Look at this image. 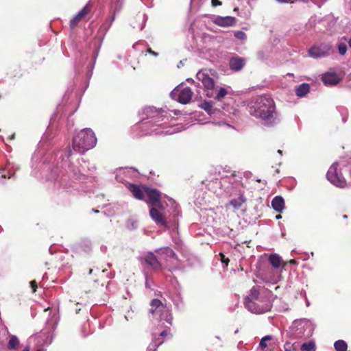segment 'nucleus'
I'll list each match as a JSON object with an SVG mask.
<instances>
[{"label": "nucleus", "instance_id": "1", "mask_svg": "<svg viewBox=\"0 0 351 351\" xmlns=\"http://www.w3.org/2000/svg\"><path fill=\"white\" fill-rule=\"evenodd\" d=\"M249 112L251 115L261 119L267 125L277 122L275 103L269 95H260L252 100Z\"/></svg>", "mask_w": 351, "mask_h": 351}, {"label": "nucleus", "instance_id": "2", "mask_svg": "<svg viewBox=\"0 0 351 351\" xmlns=\"http://www.w3.org/2000/svg\"><path fill=\"white\" fill-rule=\"evenodd\" d=\"M269 293L256 287H253L245 300V307L252 313L256 314L265 313L271 308V302Z\"/></svg>", "mask_w": 351, "mask_h": 351}, {"label": "nucleus", "instance_id": "3", "mask_svg": "<svg viewBox=\"0 0 351 351\" xmlns=\"http://www.w3.org/2000/svg\"><path fill=\"white\" fill-rule=\"evenodd\" d=\"M97 143V138L93 131L90 128H84L74 136L72 147L74 151L83 154L93 148Z\"/></svg>", "mask_w": 351, "mask_h": 351}, {"label": "nucleus", "instance_id": "4", "mask_svg": "<svg viewBox=\"0 0 351 351\" xmlns=\"http://www.w3.org/2000/svg\"><path fill=\"white\" fill-rule=\"evenodd\" d=\"M150 306L149 312L154 317L160 321L165 320L169 324H171L172 317L170 314V310L167 306H165L160 300L154 299L151 302Z\"/></svg>", "mask_w": 351, "mask_h": 351}, {"label": "nucleus", "instance_id": "5", "mask_svg": "<svg viewBox=\"0 0 351 351\" xmlns=\"http://www.w3.org/2000/svg\"><path fill=\"white\" fill-rule=\"evenodd\" d=\"M197 79L201 82L209 97L214 96L215 81L209 70H201L196 75Z\"/></svg>", "mask_w": 351, "mask_h": 351}, {"label": "nucleus", "instance_id": "6", "mask_svg": "<svg viewBox=\"0 0 351 351\" xmlns=\"http://www.w3.org/2000/svg\"><path fill=\"white\" fill-rule=\"evenodd\" d=\"M170 95L171 98L176 99L178 102L186 104L191 101L193 92L189 87L176 88L171 92Z\"/></svg>", "mask_w": 351, "mask_h": 351}, {"label": "nucleus", "instance_id": "7", "mask_svg": "<svg viewBox=\"0 0 351 351\" xmlns=\"http://www.w3.org/2000/svg\"><path fill=\"white\" fill-rule=\"evenodd\" d=\"M337 165L338 164L335 162L330 166L327 172L326 177L328 181L332 184L338 187H343L346 181L341 174L337 172Z\"/></svg>", "mask_w": 351, "mask_h": 351}, {"label": "nucleus", "instance_id": "8", "mask_svg": "<svg viewBox=\"0 0 351 351\" xmlns=\"http://www.w3.org/2000/svg\"><path fill=\"white\" fill-rule=\"evenodd\" d=\"M145 196L147 197L146 202L149 206H156L160 209L164 208L160 202V192L158 190L146 187L145 188Z\"/></svg>", "mask_w": 351, "mask_h": 351}, {"label": "nucleus", "instance_id": "9", "mask_svg": "<svg viewBox=\"0 0 351 351\" xmlns=\"http://www.w3.org/2000/svg\"><path fill=\"white\" fill-rule=\"evenodd\" d=\"M332 46L330 44H322L319 46L311 47L308 50V54L314 58L325 57L330 54Z\"/></svg>", "mask_w": 351, "mask_h": 351}, {"label": "nucleus", "instance_id": "10", "mask_svg": "<svg viewBox=\"0 0 351 351\" xmlns=\"http://www.w3.org/2000/svg\"><path fill=\"white\" fill-rule=\"evenodd\" d=\"M149 215L151 218L158 224L166 226L167 221L160 211L156 208H152L149 210Z\"/></svg>", "mask_w": 351, "mask_h": 351}, {"label": "nucleus", "instance_id": "11", "mask_svg": "<svg viewBox=\"0 0 351 351\" xmlns=\"http://www.w3.org/2000/svg\"><path fill=\"white\" fill-rule=\"evenodd\" d=\"M215 23L221 27H231L235 25L236 19L233 16H218L215 19Z\"/></svg>", "mask_w": 351, "mask_h": 351}, {"label": "nucleus", "instance_id": "12", "mask_svg": "<svg viewBox=\"0 0 351 351\" xmlns=\"http://www.w3.org/2000/svg\"><path fill=\"white\" fill-rule=\"evenodd\" d=\"M294 326L298 328V330L304 329L303 335L309 337L312 333L311 324L306 320H300L294 322Z\"/></svg>", "mask_w": 351, "mask_h": 351}, {"label": "nucleus", "instance_id": "13", "mask_svg": "<svg viewBox=\"0 0 351 351\" xmlns=\"http://www.w3.org/2000/svg\"><path fill=\"white\" fill-rule=\"evenodd\" d=\"M90 4L87 3L71 20V26L75 27L90 11Z\"/></svg>", "mask_w": 351, "mask_h": 351}, {"label": "nucleus", "instance_id": "14", "mask_svg": "<svg viewBox=\"0 0 351 351\" xmlns=\"http://www.w3.org/2000/svg\"><path fill=\"white\" fill-rule=\"evenodd\" d=\"M245 64V59L239 57L232 58L229 62L230 68L234 71H239L242 69Z\"/></svg>", "mask_w": 351, "mask_h": 351}, {"label": "nucleus", "instance_id": "15", "mask_svg": "<svg viewBox=\"0 0 351 351\" xmlns=\"http://www.w3.org/2000/svg\"><path fill=\"white\" fill-rule=\"evenodd\" d=\"M322 81L326 85H336L339 82V78L335 73H325L322 76Z\"/></svg>", "mask_w": 351, "mask_h": 351}, {"label": "nucleus", "instance_id": "16", "mask_svg": "<svg viewBox=\"0 0 351 351\" xmlns=\"http://www.w3.org/2000/svg\"><path fill=\"white\" fill-rule=\"evenodd\" d=\"M145 262L154 269H158L161 267L160 263L153 253H149L145 258Z\"/></svg>", "mask_w": 351, "mask_h": 351}, {"label": "nucleus", "instance_id": "17", "mask_svg": "<svg viewBox=\"0 0 351 351\" xmlns=\"http://www.w3.org/2000/svg\"><path fill=\"white\" fill-rule=\"evenodd\" d=\"M273 208L277 212H282L285 208L284 199L280 196L275 197L271 201Z\"/></svg>", "mask_w": 351, "mask_h": 351}, {"label": "nucleus", "instance_id": "18", "mask_svg": "<svg viewBox=\"0 0 351 351\" xmlns=\"http://www.w3.org/2000/svg\"><path fill=\"white\" fill-rule=\"evenodd\" d=\"M130 190L132 192V195L138 199H143L145 197V188L143 189H141L138 186L132 184L130 187Z\"/></svg>", "mask_w": 351, "mask_h": 351}, {"label": "nucleus", "instance_id": "19", "mask_svg": "<svg viewBox=\"0 0 351 351\" xmlns=\"http://www.w3.org/2000/svg\"><path fill=\"white\" fill-rule=\"evenodd\" d=\"M269 263L273 267L279 268L282 265V259L279 255L274 254L269 256Z\"/></svg>", "mask_w": 351, "mask_h": 351}, {"label": "nucleus", "instance_id": "20", "mask_svg": "<svg viewBox=\"0 0 351 351\" xmlns=\"http://www.w3.org/2000/svg\"><path fill=\"white\" fill-rule=\"evenodd\" d=\"M309 85L303 83L295 89L296 95L300 97H304L309 92Z\"/></svg>", "mask_w": 351, "mask_h": 351}, {"label": "nucleus", "instance_id": "21", "mask_svg": "<svg viewBox=\"0 0 351 351\" xmlns=\"http://www.w3.org/2000/svg\"><path fill=\"white\" fill-rule=\"evenodd\" d=\"M228 94V91L226 88L222 87H215L214 88V96L213 97H215L217 100H221L223 99L226 95Z\"/></svg>", "mask_w": 351, "mask_h": 351}, {"label": "nucleus", "instance_id": "22", "mask_svg": "<svg viewBox=\"0 0 351 351\" xmlns=\"http://www.w3.org/2000/svg\"><path fill=\"white\" fill-rule=\"evenodd\" d=\"M245 200V198L243 195H240L238 197L232 199L230 204L234 209H239Z\"/></svg>", "mask_w": 351, "mask_h": 351}, {"label": "nucleus", "instance_id": "23", "mask_svg": "<svg viewBox=\"0 0 351 351\" xmlns=\"http://www.w3.org/2000/svg\"><path fill=\"white\" fill-rule=\"evenodd\" d=\"M334 347L336 351H347L348 345L345 341L338 340L335 342Z\"/></svg>", "mask_w": 351, "mask_h": 351}, {"label": "nucleus", "instance_id": "24", "mask_svg": "<svg viewBox=\"0 0 351 351\" xmlns=\"http://www.w3.org/2000/svg\"><path fill=\"white\" fill-rule=\"evenodd\" d=\"M19 344V339L15 335H10V340L8 343L9 349H16Z\"/></svg>", "mask_w": 351, "mask_h": 351}, {"label": "nucleus", "instance_id": "25", "mask_svg": "<svg viewBox=\"0 0 351 351\" xmlns=\"http://www.w3.org/2000/svg\"><path fill=\"white\" fill-rule=\"evenodd\" d=\"M157 252L161 255H165L166 256L171 258L174 257L176 255L174 252L169 247L162 248Z\"/></svg>", "mask_w": 351, "mask_h": 351}, {"label": "nucleus", "instance_id": "26", "mask_svg": "<svg viewBox=\"0 0 351 351\" xmlns=\"http://www.w3.org/2000/svg\"><path fill=\"white\" fill-rule=\"evenodd\" d=\"M202 108L205 110L209 114H214L215 110L213 108V104L211 102L205 101L202 104Z\"/></svg>", "mask_w": 351, "mask_h": 351}, {"label": "nucleus", "instance_id": "27", "mask_svg": "<svg viewBox=\"0 0 351 351\" xmlns=\"http://www.w3.org/2000/svg\"><path fill=\"white\" fill-rule=\"evenodd\" d=\"M301 350L302 351H315V343L313 342L305 343L302 344V346H301Z\"/></svg>", "mask_w": 351, "mask_h": 351}, {"label": "nucleus", "instance_id": "28", "mask_svg": "<svg viewBox=\"0 0 351 351\" xmlns=\"http://www.w3.org/2000/svg\"><path fill=\"white\" fill-rule=\"evenodd\" d=\"M162 343V341L158 338L153 341V343H150L148 346V351H155L156 348Z\"/></svg>", "mask_w": 351, "mask_h": 351}, {"label": "nucleus", "instance_id": "29", "mask_svg": "<svg viewBox=\"0 0 351 351\" xmlns=\"http://www.w3.org/2000/svg\"><path fill=\"white\" fill-rule=\"evenodd\" d=\"M338 50L341 55H344L347 51V45L345 43H340L338 45Z\"/></svg>", "mask_w": 351, "mask_h": 351}, {"label": "nucleus", "instance_id": "30", "mask_svg": "<svg viewBox=\"0 0 351 351\" xmlns=\"http://www.w3.org/2000/svg\"><path fill=\"white\" fill-rule=\"evenodd\" d=\"M271 337L269 335L265 336L261 340L259 343L260 347L262 348H265L267 347V341L271 340Z\"/></svg>", "mask_w": 351, "mask_h": 351}, {"label": "nucleus", "instance_id": "31", "mask_svg": "<svg viewBox=\"0 0 351 351\" xmlns=\"http://www.w3.org/2000/svg\"><path fill=\"white\" fill-rule=\"evenodd\" d=\"M71 176L75 179L80 178V173L77 169L74 168L73 167H70Z\"/></svg>", "mask_w": 351, "mask_h": 351}, {"label": "nucleus", "instance_id": "32", "mask_svg": "<svg viewBox=\"0 0 351 351\" xmlns=\"http://www.w3.org/2000/svg\"><path fill=\"white\" fill-rule=\"evenodd\" d=\"M234 36L239 40H245L246 34L242 31H237L234 33Z\"/></svg>", "mask_w": 351, "mask_h": 351}, {"label": "nucleus", "instance_id": "33", "mask_svg": "<svg viewBox=\"0 0 351 351\" xmlns=\"http://www.w3.org/2000/svg\"><path fill=\"white\" fill-rule=\"evenodd\" d=\"M143 110H144V112L147 116H149L150 114H153V113L157 112V111L154 110V109L153 108H152V107L145 108Z\"/></svg>", "mask_w": 351, "mask_h": 351}, {"label": "nucleus", "instance_id": "34", "mask_svg": "<svg viewBox=\"0 0 351 351\" xmlns=\"http://www.w3.org/2000/svg\"><path fill=\"white\" fill-rule=\"evenodd\" d=\"M284 348L285 351H295L293 346L291 343H286Z\"/></svg>", "mask_w": 351, "mask_h": 351}, {"label": "nucleus", "instance_id": "35", "mask_svg": "<svg viewBox=\"0 0 351 351\" xmlns=\"http://www.w3.org/2000/svg\"><path fill=\"white\" fill-rule=\"evenodd\" d=\"M219 256L221 257V261L222 263H225L226 265H228V263L229 262V259L225 256V255L222 253L219 254Z\"/></svg>", "mask_w": 351, "mask_h": 351}, {"label": "nucleus", "instance_id": "36", "mask_svg": "<svg viewBox=\"0 0 351 351\" xmlns=\"http://www.w3.org/2000/svg\"><path fill=\"white\" fill-rule=\"evenodd\" d=\"M30 287L32 289L33 293L36 292L37 288V283L35 280H32L30 282Z\"/></svg>", "mask_w": 351, "mask_h": 351}, {"label": "nucleus", "instance_id": "37", "mask_svg": "<svg viewBox=\"0 0 351 351\" xmlns=\"http://www.w3.org/2000/svg\"><path fill=\"white\" fill-rule=\"evenodd\" d=\"M167 334H168L167 330H163V331L160 332L159 334H158V333H156V332H154V333L153 334V335H154V339H156V337L158 335H159L160 337H163V336H165V335H167Z\"/></svg>", "mask_w": 351, "mask_h": 351}, {"label": "nucleus", "instance_id": "38", "mask_svg": "<svg viewBox=\"0 0 351 351\" xmlns=\"http://www.w3.org/2000/svg\"><path fill=\"white\" fill-rule=\"evenodd\" d=\"M211 2H212L213 6H215V7L221 5V1H219V0H211Z\"/></svg>", "mask_w": 351, "mask_h": 351}, {"label": "nucleus", "instance_id": "39", "mask_svg": "<svg viewBox=\"0 0 351 351\" xmlns=\"http://www.w3.org/2000/svg\"><path fill=\"white\" fill-rule=\"evenodd\" d=\"M147 51H148V53L152 54L154 56H158V53L152 51L151 48L148 49Z\"/></svg>", "mask_w": 351, "mask_h": 351}, {"label": "nucleus", "instance_id": "40", "mask_svg": "<svg viewBox=\"0 0 351 351\" xmlns=\"http://www.w3.org/2000/svg\"><path fill=\"white\" fill-rule=\"evenodd\" d=\"M138 18H139L140 19H141L143 22V23H145V21H146V19H145V15H138L137 16Z\"/></svg>", "mask_w": 351, "mask_h": 351}, {"label": "nucleus", "instance_id": "41", "mask_svg": "<svg viewBox=\"0 0 351 351\" xmlns=\"http://www.w3.org/2000/svg\"><path fill=\"white\" fill-rule=\"evenodd\" d=\"M282 1H284V2H291V3H292V2H293L294 0H282Z\"/></svg>", "mask_w": 351, "mask_h": 351}, {"label": "nucleus", "instance_id": "42", "mask_svg": "<svg viewBox=\"0 0 351 351\" xmlns=\"http://www.w3.org/2000/svg\"><path fill=\"white\" fill-rule=\"evenodd\" d=\"M276 218L277 219H280V218H281V215H276Z\"/></svg>", "mask_w": 351, "mask_h": 351}, {"label": "nucleus", "instance_id": "43", "mask_svg": "<svg viewBox=\"0 0 351 351\" xmlns=\"http://www.w3.org/2000/svg\"><path fill=\"white\" fill-rule=\"evenodd\" d=\"M143 27H144V24H143L142 25H141L139 27L140 30H142L143 29Z\"/></svg>", "mask_w": 351, "mask_h": 351}, {"label": "nucleus", "instance_id": "44", "mask_svg": "<svg viewBox=\"0 0 351 351\" xmlns=\"http://www.w3.org/2000/svg\"><path fill=\"white\" fill-rule=\"evenodd\" d=\"M114 20V15L112 16V19H111V21H110V24L113 22Z\"/></svg>", "mask_w": 351, "mask_h": 351}, {"label": "nucleus", "instance_id": "45", "mask_svg": "<svg viewBox=\"0 0 351 351\" xmlns=\"http://www.w3.org/2000/svg\"><path fill=\"white\" fill-rule=\"evenodd\" d=\"M278 154H280V155H282V150L278 149Z\"/></svg>", "mask_w": 351, "mask_h": 351}, {"label": "nucleus", "instance_id": "46", "mask_svg": "<svg viewBox=\"0 0 351 351\" xmlns=\"http://www.w3.org/2000/svg\"><path fill=\"white\" fill-rule=\"evenodd\" d=\"M23 351H29V348H26Z\"/></svg>", "mask_w": 351, "mask_h": 351}, {"label": "nucleus", "instance_id": "47", "mask_svg": "<svg viewBox=\"0 0 351 351\" xmlns=\"http://www.w3.org/2000/svg\"><path fill=\"white\" fill-rule=\"evenodd\" d=\"M23 351H29V348H26Z\"/></svg>", "mask_w": 351, "mask_h": 351}, {"label": "nucleus", "instance_id": "48", "mask_svg": "<svg viewBox=\"0 0 351 351\" xmlns=\"http://www.w3.org/2000/svg\"><path fill=\"white\" fill-rule=\"evenodd\" d=\"M295 263V261H294V260H291V261H290V263Z\"/></svg>", "mask_w": 351, "mask_h": 351}, {"label": "nucleus", "instance_id": "49", "mask_svg": "<svg viewBox=\"0 0 351 351\" xmlns=\"http://www.w3.org/2000/svg\"><path fill=\"white\" fill-rule=\"evenodd\" d=\"M117 7H118V4H117V3H116V5H115V9H119Z\"/></svg>", "mask_w": 351, "mask_h": 351}, {"label": "nucleus", "instance_id": "50", "mask_svg": "<svg viewBox=\"0 0 351 351\" xmlns=\"http://www.w3.org/2000/svg\"><path fill=\"white\" fill-rule=\"evenodd\" d=\"M148 285H149V283H148V282L147 281L146 282V286L148 287Z\"/></svg>", "mask_w": 351, "mask_h": 351}, {"label": "nucleus", "instance_id": "51", "mask_svg": "<svg viewBox=\"0 0 351 351\" xmlns=\"http://www.w3.org/2000/svg\"><path fill=\"white\" fill-rule=\"evenodd\" d=\"M148 285H149V283H148V282L147 281L146 282V286L148 287Z\"/></svg>", "mask_w": 351, "mask_h": 351}, {"label": "nucleus", "instance_id": "52", "mask_svg": "<svg viewBox=\"0 0 351 351\" xmlns=\"http://www.w3.org/2000/svg\"><path fill=\"white\" fill-rule=\"evenodd\" d=\"M2 177L5 178L6 177L5 174H2Z\"/></svg>", "mask_w": 351, "mask_h": 351}, {"label": "nucleus", "instance_id": "53", "mask_svg": "<svg viewBox=\"0 0 351 351\" xmlns=\"http://www.w3.org/2000/svg\"><path fill=\"white\" fill-rule=\"evenodd\" d=\"M37 351H43V350H37Z\"/></svg>", "mask_w": 351, "mask_h": 351}]
</instances>
